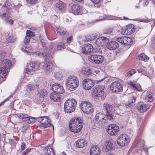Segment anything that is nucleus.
I'll return each instance as SVG.
<instances>
[{"instance_id":"1","label":"nucleus","mask_w":155,"mask_h":155,"mask_svg":"<svg viewBox=\"0 0 155 155\" xmlns=\"http://www.w3.org/2000/svg\"><path fill=\"white\" fill-rule=\"evenodd\" d=\"M83 125V120L78 117H74L71 121L69 127L70 130L74 133H78L81 130Z\"/></svg>"},{"instance_id":"2","label":"nucleus","mask_w":155,"mask_h":155,"mask_svg":"<svg viewBox=\"0 0 155 155\" xmlns=\"http://www.w3.org/2000/svg\"><path fill=\"white\" fill-rule=\"evenodd\" d=\"M0 76L2 78H5L8 73L7 69L12 65V62L9 60L5 59L0 62Z\"/></svg>"},{"instance_id":"3","label":"nucleus","mask_w":155,"mask_h":155,"mask_svg":"<svg viewBox=\"0 0 155 155\" xmlns=\"http://www.w3.org/2000/svg\"><path fill=\"white\" fill-rule=\"evenodd\" d=\"M77 104V102L74 99H68L64 104V109L65 111L67 113L73 112Z\"/></svg>"},{"instance_id":"4","label":"nucleus","mask_w":155,"mask_h":155,"mask_svg":"<svg viewBox=\"0 0 155 155\" xmlns=\"http://www.w3.org/2000/svg\"><path fill=\"white\" fill-rule=\"evenodd\" d=\"M66 84L69 88L74 89L78 87L79 83L77 78L74 76L70 75L65 81Z\"/></svg>"},{"instance_id":"5","label":"nucleus","mask_w":155,"mask_h":155,"mask_svg":"<svg viewBox=\"0 0 155 155\" xmlns=\"http://www.w3.org/2000/svg\"><path fill=\"white\" fill-rule=\"evenodd\" d=\"M40 66L39 64L35 62H31L28 63L27 68L25 69V72L28 74L32 75L35 71L39 68Z\"/></svg>"},{"instance_id":"6","label":"nucleus","mask_w":155,"mask_h":155,"mask_svg":"<svg viewBox=\"0 0 155 155\" xmlns=\"http://www.w3.org/2000/svg\"><path fill=\"white\" fill-rule=\"evenodd\" d=\"M81 107L83 112L86 114H91L94 111L92 105L87 101H82L81 104Z\"/></svg>"},{"instance_id":"7","label":"nucleus","mask_w":155,"mask_h":155,"mask_svg":"<svg viewBox=\"0 0 155 155\" xmlns=\"http://www.w3.org/2000/svg\"><path fill=\"white\" fill-rule=\"evenodd\" d=\"M104 107L106 110V117L110 120L113 119L114 113V109L112 106L107 103L104 104Z\"/></svg>"},{"instance_id":"8","label":"nucleus","mask_w":155,"mask_h":155,"mask_svg":"<svg viewBox=\"0 0 155 155\" xmlns=\"http://www.w3.org/2000/svg\"><path fill=\"white\" fill-rule=\"evenodd\" d=\"M105 87L104 85H97L94 88L93 96L94 97H101L104 94Z\"/></svg>"},{"instance_id":"9","label":"nucleus","mask_w":155,"mask_h":155,"mask_svg":"<svg viewBox=\"0 0 155 155\" xmlns=\"http://www.w3.org/2000/svg\"><path fill=\"white\" fill-rule=\"evenodd\" d=\"M37 120L39 122V126L41 127H43V128L49 127L51 125L50 120L46 117H38Z\"/></svg>"},{"instance_id":"10","label":"nucleus","mask_w":155,"mask_h":155,"mask_svg":"<svg viewBox=\"0 0 155 155\" xmlns=\"http://www.w3.org/2000/svg\"><path fill=\"white\" fill-rule=\"evenodd\" d=\"M129 142L128 137L125 134L120 135L117 140V144L120 146L123 147L127 145Z\"/></svg>"},{"instance_id":"11","label":"nucleus","mask_w":155,"mask_h":155,"mask_svg":"<svg viewBox=\"0 0 155 155\" xmlns=\"http://www.w3.org/2000/svg\"><path fill=\"white\" fill-rule=\"evenodd\" d=\"M87 11L78 4L73 5L71 7V12L74 15H81L87 12Z\"/></svg>"},{"instance_id":"12","label":"nucleus","mask_w":155,"mask_h":155,"mask_svg":"<svg viewBox=\"0 0 155 155\" xmlns=\"http://www.w3.org/2000/svg\"><path fill=\"white\" fill-rule=\"evenodd\" d=\"M110 89L115 93L120 92L123 91V87L121 84L118 81H115L113 82L110 86Z\"/></svg>"},{"instance_id":"13","label":"nucleus","mask_w":155,"mask_h":155,"mask_svg":"<svg viewBox=\"0 0 155 155\" xmlns=\"http://www.w3.org/2000/svg\"><path fill=\"white\" fill-rule=\"evenodd\" d=\"M108 133L111 135H114L117 134L119 130L118 126L115 124H111L108 126L107 130Z\"/></svg>"},{"instance_id":"14","label":"nucleus","mask_w":155,"mask_h":155,"mask_svg":"<svg viewBox=\"0 0 155 155\" xmlns=\"http://www.w3.org/2000/svg\"><path fill=\"white\" fill-rule=\"evenodd\" d=\"M89 60L92 63L99 64L103 62L104 60V58L101 55H95L89 56Z\"/></svg>"},{"instance_id":"15","label":"nucleus","mask_w":155,"mask_h":155,"mask_svg":"<svg viewBox=\"0 0 155 155\" xmlns=\"http://www.w3.org/2000/svg\"><path fill=\"white\" fill-rule=\"evenodd\" d=\"M41 66L44 71L47 74L52 72L53 68L52 63L46 61L42 63Z\"/></svg>"},{"instance_id":"16","label":"nucleus","mask_w":155,"mask_h":155,"mask_svg":"<svg viewBox=\"0 0 155 155\" xmlns=\"http://www.w3.org/2000/svg\"><path fill=\"white\" fill-rule=\"evenodd\" d=\"M149 105L145 104L142 102H138L137 105V109L138 111L141 113L146 111L150 108Z\"/></svg>"},{"instance_id":"17","label":"nucleus","mask_w":155,"mask_h":155,"mask_svg":"<svg viewBox=\"0 0 155 155\" xmlns=\"http://www.w3.org/2000/svg\"><path fill=\"white\" fill-rule=\"evenodd\" d=\"M117 41L123 45H127L132 44V40L129 37L126 36L121 37L117 38Z\"/></svg>"},{"instance_id":"18","label":"nucleus","mask_w":155,"mask_h":155,"mask_svg":"<svg viewBox=\"0 0 155 155\" xmlns=\"http://www.w3.org/2000/svg\"><path fill=\"white\" fill-rule=\"evenodd\" d=\"M52 90L57 94H62L64 92V90L63 86L61 84L55 83L52 86Z\"/></svg>"},{"instance_id":"19","label":"nucleus","mask_w":155,"mask_h":155,"mask_svg":"<svg viewBox=\"0 0 155 155\" xmlns=\"http://www.w3.org/2000/svg\"><path fill=\"white\" fill-rule=\"evenodd\" d=\"M94 82L91 79H86L83 81L82 85L85 90H90L94 86Z\"/></svg>"},{"instance_id":"20","label":"nucleus","mask_w":155,"mask_h":155,"mask_svg":"<svg viewBox=\"0 0 155 155\" xmlns=\"http://www.w3.org/2000/svg\"><path fill=\"white\" fill-rule=\"evenodd\" d=\"M105 115L102 113H99L97 114L95 116V121L100 124H103L106 121L105 117Z\"/></svg>"},{"instance_id":"21","label":"nucleus","mask_w":155,"mask_h":155,"mask_svg":"<svg viewBox=\"0 0 155 155\" xmlns=\"http://www.w3.org/2000/svg\"><path fill=\"white\" fill-rule=\"evenodd\" d=\"M82 51L84 54H88L94 52L92 45L90 44H85L82 48Z\"/></svg>"},{"instance_id":"22","label":"nucleus","mask_w":155,"mask_h":155,"mask_svg":"<svg viewBox=\"0 0 155 155\" xmlns=\"http://www.w3.org/2000/svg\"><path fill=\"white\" fill-rule=\"evenodd\" d=\"M64 44L63 43H58L57 47L54 44H51L50 47V49L52 53H54L57 50H59L63 49L64 47Z\"/></svg>"},{"instance_id":"23","label":"nucleus","mask_w":155,"mask_h":155,"mask_svg":"<svg viewBox=\"0 0 155 155\" xmlns=\"http://www.w3.org/2000/svg\"><path fill=\"white\" fill-rule=\"evenodd\" d=\"M108 41L109 39L108 38L102 37L97 38L95 43L97 46H102L105 45Z\"/></svg>"},{"instance_id":"24","label":"nucleus","mask_w":155,"mask_h":155,"mask_svg":"<svg viewBox=\"0 0 155 155\" xmlns=\"http://www.w3.org/2000/svg\"><path fill=\"white\" fill-rule=\"evenodd\" d=\"M101 152V150L98 146L94 145L91 148L90 153L91 155H99Z\"/></svg>"},{"instance_id":"25","label":"nucleus","mask_w":155,"mask_h":155,"mask_svg":"<svg viewBox=\"0 0 155 155\" xmlns=\"http://www.w3.org/2000/svg\"><path fill=\"white\" fill-rule=\"evenodd\" d=\"M118 46V44L116 41H111L107 44V47L110 50L116 49Z\"/></svg>"},{"instance_id":"26","label":"nucleus","mask_w":155,"mask_h":155,"mask_svg":"<svg viewBox=\"0 0 155 155\" xmlns=\"http://www.w3.org/2000/svg\"><path fill=\"white\" fill-rule=\"evenodd\" d=\"M26 34V35L24 41V43L25 44L28 43L31 37L34 35V32L30 30H27Z\"/></svg>"},{"instance_id":"27","label":"nucleus","mask_w":155,"mask_h":155,"mask_svg":"<svg viewBox=\"0 0 155 155\" xmlns=\"http://www.w3.org/2000/svg\"><path fill=\"white\" fill-rule=\"evenodd\" d=\"M134 31L135 29L134 27V26L133 25L131 24L127 26L125 29L124 33L126 34L130 35Z\"/></svg>"},{"instance_id":"28","label":"nucleus","mask_w":155,"mask_h":155,"mask_svg":"<svg viewBox=\"0 0 155 155\" xmlns=\"http://www.w3.org/2000/svg\"><path fill=\"white\" fill-rule=\"evenodd\" d=\"M57 94L54 92L51 93L50 96V98L54 102H60L61 100V98L59 95Z\"/></svg>"},{"instance_id":"29","label":"nucleus","mask_w":155,"mask_h":155,"mask_svg":"<svg viewBox=\"0 0 155 155\" xmlns=\"http://www.w3.org/2000/svg\"><path fill=\"white\" fill-rule=\"evenodd\" d=\"M81 71L85 75L87 76L90 75L92 73V71L89 68L84 67H82Z\"/></svg>"},{"instance_id":"30","label":"nucleus","mask_w":155,"mask_h":155,"mask_svg":"<svg viewBox=\"0 0 155 155\" xmlns=\"http://www.w3.org/2000/svg\"><path fill=\"white\" fill-rule=\"evenodd\" d=\"M51 144H49L48 146L44 148V151L47 154L49 155H54V153L53 149L50 147Z\"/></svg>"},{"instance_id":"31","label":"nucleus","mask_w":155,"mask_h":155,"mask_svg":"<svg viewBox=\"0 0 155 155\" xmlns=\"http://www.w3.org/2000/svg\"><path fill=\"white\" fill-rule=\"evenodd\" d=\"M34 55L36 56H38L40 57L43 58L45 59H48V58L50 57V55L47 53L38 52L34 53Z\"/></svg>"},{"instance_id":"32","label":"nucleus","mask_w":155,"mask_h":155,"mask_svg":"<svg viewBox=\"0 0 155 155\" xmlns=\"http://www.w3.org/2000/svg\"><path fill=\"white\" fill-rule=\"evenodd\" d=\"M86 144L85 141L84 139H79L76 142V146L78 148L83 147Z\"/></svg>"},{"instance_id":"33","label":"nucleus","mask_w":155,"mask_h":155,"mask_svg":"<svg viewBox=\"0 0 155 155\" xmlns=\"http://www.w3.org/2000/svg\"><path fill=\"white\" fill-rule=\"evenodd\" d=\"M8 12L7 10L5 11L2 14L0 13V18L5 20V21L10 18V16L9 15Z\"/></svg>"},{"instance_id":"34","label":"nucleus","mask_w":155,"mask_h":155,"mask_svg":"<svg viewBox=\"0 0 155 155\" xmlns=\"http://www.w3.org/2000/svg\"><path fill=\"white\" fill-rule=\"evenodd\" d=\"M56 7L60 10H63L65 8L64 3L61 1L57 2L55 5Z\"/></svg>"},{"instance_id":"35","label":"nucleus","mask_w":155,"mask_h":155,"mask_svg":"<svg viewBox=\"0 0 155 155\" xmlns=\"http://www.w3.org/2000/svg\"><path fill=\"white\" fill-rule=\"evenodd\" d=\"M12 8V6L10 2L8 1H6L4 5V7H3V9H4L5 11L6 10L9 11L8 9H10Z\"/></svg>"},{"instance_id":"36","label":"nucleus","mask_w":155,"mask_h":155,"mask_svg":"<svg viewBox=\"0 0 155 155\" xmlns=\"http://www.w3.org/2000/svg\"><path fill=\"white\" fill-rule=\"evenodd\" d=\"M56 30L57 32L61 35H64L66 32L65 29L62 27L57 28Z\"/></svg>"},{"instance_id":"37","label":"nucleus","mask_w":155,"mask_h":155,"mask_svg":"<svg viewBox=\"0 0 155 155\" xmlns=\"http://www.w3.org/2000/svg\"><path fill=\"white\" fill-rule=\"evenodd\" d=\"M38 85L36 83L35 84H30L28 85L27 88L29 91H32L38 87Z\"/></svg>"},{"instance_id":"38","label":"nucleus","mask_w":155,"mask_h":155,"mask_svg":"<svg viewBox=\"0 0 155 155\" xmlns=\"http://www.w3.org/2000/svg\"><path fill=\"white\" fill-rule=\"evenodd\" d=\"M145 99L146 100L149 102H151L153 100V94L152 93H147L145 96Z\"/></svg>"},{"instance_id":"39","label":"nucleus","mask_w":155,"mask_h":155,"mask_svg":"<svg viewBox=\"0 0 155 155\" xmlns=\"http://www.w3.org/2000/svg\"><path fill=\"white\" fill-rule=\"evenodd\" d=\"M7 40L9 43L13 42L16 41L15 36L14 34H11L9 35L7 38Z\"/></svg>"},{"instance_id":"40","label":"nucleus","mask_w":155,"mask_h":155,"mask_svg":"<svg viewBox=\"0 0 155 155\" xmlns=\"http://www.w3.org/2000/svg\"><path fill=\"white\" fill-rule=\"evenodd\" d=\"M138 58L140 60L146 61L149 59V57L144 54H141L138 56Z\"/></svg>"},{"instance_id":"41","label":"nucleus","mask_w":155,"mask_h":155,"mask_svg":"<svg viewBox=\"0 0 155 155\" xmlns=\"http://www.w3.org/2000/svg\"><path fill=\"white\" fill-rule=\"evenodd\" d=\"M46 91L44 89L40 90L38 91V94L39 96L41 97H44L47 95Z\"/></svg>"},{"instance_id":"42","label":"nucleus","mask_w":155,"mask_h":155,"mask_svg":"<svg viewBox=\"0 0 155 155\" xmlns=\"http://www.w3.org/2000/svg\"><path fill=\"white\" fill-rule=\"evenodd\" d=\"M130 84L133 88V89L134 90L138 91H140L141 89V87L139 84H134L132 82H130Z\"/></svg>"},{"instance_id":"43","label":"nucleus","mask_w":155,"mask_h":155,"mask_svg":"<svg viewBox=\"0 0 155 155\" xmlns=\"http://www.w3.org/2000/svg\"><path fill=\"white\" fill-rule=\"evenodd\" d=\"M136 100V98L134 96H133L130 98L128 101V103L127 104V105L129 107L132 106L134 102Z\"/></svg>"},{"instance_id":"44","label":"nucleus","mask_w":155,"mask_h":155,"mask_svg":"<svg viewBox=\"0 0 155 155\" xmlns=\"http://www.w3.org/2000/svg\"><path fill=\"white\" fill-rule=\"evenodd\" d=\"M87 41H91L94 40L96 38V35L94 34L89 35L86 36Z\"/></svg>"},{"instance_id":"45","label":"nucleus","mask_w":155,"mask_h":155,"mask_svg":"<svg viewBox=\"0 0 155 155\" xmlns=\"http://www.w3.org/2000/svg\"><path fill=\"white\" fill-rule=\"evenodd\" d=\"M113 29L112 28H108L105 30L104 31V34H107L109 35V37L111 36L112 35Z\"/></svg>"},{"instance_id":"46","label":"nucleus","mask_w":155,"mask_h":155,"mask_svg":"<svg viewBox=\"0 0 155 155\" xmlns=\"http://www.w3.org/2000/svg\"><path fill=\"white\" fill-rule=\"evenodd\" d=\"M114 147V144L113 143V140H110L108 142L106 146V148L108 150L112 149Z\"/></svg>"},{"instance_id":"47","label":"nucleus","mask_w":155,"mask_h":155,"mask_svg":"<svg viewBox=\"0 0 155 155\" xmlns=\"http://www.w3.org/2000/svg\"><path fill=\"white\" fill-rule=\"evenodd\" d=\"M18 117L20 119H23L27 118L28 117V115L25 113L19 114L17 115Z\"/></svg>"},{"instance_id":"48","label":"nucleus","mask_w":155,"mask_h":155,"mask_svg":"<svg viewBox=\"0 0 155 155\" xmlns=\"http://www.w3.org/2000/svg\"><path fill=\"white\" fill-rule=\"evenodd\" d=\"M27 119V122L28 123H33L36 121L35 118L32 117H29V116H28V117Z\"/></svg>"},{"instance_id":"49","label":"nucleus","mask_w":155,"mask_h":155,"mask_svg":"<svg viewBox=\"0 0 155 155\" xmlns=\"http://www.w3.org/2000/svg\"><path fill=\"white\" fill-rule=\"evenodd\" d=\"M62 76V74L60 72H57L55 74V77L58 79H61Z\"/></svg>"},{"instance_id":"50","label":"nucleus","mask_w":155,"mask_h":155,"mask_svg":"<svg viewBox=\"0 0 155 155\" xmlns=\"http://www.w3.org/2000/svg\"><path fill=\"white\" fill-rule=\"evenodd\" d=\"M136 72V70L135 69H132L129 71L127 73V76H130L132 75L133 74H135Z\"/></svg>"},{"instance_id":"51","label":"nucleus","mask_w":155,"mask_h":155,"mask_svg":"<svg viewBox=\"0 0 155 155\" xmlns=\"http://www.w3.org/2000/svg\"><path fill=\"white\" fill-rule=\"evenodd\" d=\"M139 21L143 22H147L151 21V20L150 19H140L138 20Z\"/></svg>"},{"instance_id":"52","label":"nucleus","mask_w":155,"mask_h":155,"mask_svg":"<svg viewBox=\"0 0 155 155\" xmlns=\"http://www.w3.org/2000/svg\"><path fill=\"white\" fill-rule=\"evenodd\" d=\"M40 41L42 44V45L43 47H45L47 45V41L46 40H45L43 39H41Z\"/></svg>"},{"instance_id":"53","label":"nucleus","mask_w":155,"mask_h":155,"mask_svg":"<svg viewBox=\"0 0 155 155\" xmlns=\"http://www.w3.org/2000/svg\"><path fill=\"white\" fill-rule=\"evenodd\" d=\"M28 3L34 4L37 2L38 0H26Z\"/></svg>"},{"instance_id":"54","label":"nucleus","mask_w":155,"mask_h":155,"mask_svg":"<svg viewBox=\"0 0 155 155\" xmlns=\"http://www.w3.org/2000/svg\"><path fill=\"white\" fill-rule=\"evenodd\" d=\"M73 40L72 36V35H70L69 37H68L67 39V43L70 44L71 41Z\"/></svg>"},{"instance_id":"55","label":"nucleus","mask_w":155,"mask_h":155,"mask_svg":"<svg viewBox=\"0 0 155 155\" xmlns=\"http://www.w3.org/2000/svg\"><path fill=\"white\" fill-rule=\"evenodd\" d=\"M6 22L9 24L10 25H12L13 23V21L10 18H8L7 20L6 21Z\"/></svg>"},{"instance_id":"56","label":"nucleus","mask_w":155,"mask_h":155,"mask_svg":"<svg viewBox=\"0 0 155 155\" xmlns=\"http://www.w3.org/2000/svg\"><path fill=\"white\" fill-rule=\"evenodd\" d=\"M5 55L3 51L0 52V60H2V59L4 58Z\"/></svg>"},{"instance_id":"57","label":"nucleus","mask_w":155,"mask_h":155,"mask_svg":"<svg viewBox=\"0 0 155 155\" xmlns=\"http://www.w3.org/2000/svg\"><path fill=\"white\" fill-rule=\"evenodd\" d=\"M9 143L13 147H14L15 146V142L13 140L11 139L10 140Z\"/></svg>"},{"instance_id":"58","label":"nucleus","mask_w":155,"mask_h":155,"mask_svg":"<svg viewBox=\"0 0 155 155\" xmlns=\"http://www.w3.org/2000/svg\"><path fill=\"white\" fill-rule=\"evenodd\" d=\"M25 49L24 50V51H25L27 52H30V50H31L32 48L31 46H30L29 47H27V46H25Z\"/></svg>"},{"instance_id":"59","label":"nucleus","mask_w":155,"mask_h":155,"mask_svg":"<svg viewBox=\"0 0 155 155\" xmlns=\"http://www.w3.org/2000/svg\"><path fill=\"white\" fill-rule=\"evenodd\" d=\"M93 72L96 74H97L100 73V70L98 69H95L94 70Z\"/></svg>"},{"instance_id":"60","label":"nucleus","mask_w":155,"mask_h":155,"mask_svg":"<svg viewBox=\"0 0 155 155\" xmlns=\"http://www.w3.org/2000/svg\"><path fill=\"white\" fill-rule=\"evenodd\" d=\"M25 147V144L24 142L22 143L21 146V149L22 150H24Z\"/></svg>"},{"instance_id":"61","label":"nucleus","mask_w":155,"mask_h":155,"mask_svg":"<svg viewBox=\"0 0 155 155\" xmlns=\"http://www.w3.org/2000/svg\"><path fill=\"white\" fill-rule=\"evenodd\" d=\"M93 3L96 4H98L100 2L101 0H91Z\"/></svg>"},{"instance_id":"62","label":"nucleus","mask_w":155,"mask_h":155,"mask_svg":"<svg viewBox=\"0 0 155 155\" xmlns=\"http://www.w3.org/2000/svg\"><path fill=\"white\" fill-rule=\"evenodd\" d=\"M10 98V97H9L8 98L6 99L5 100L2 101V102H1L0 104V106L2 104H3L5 102L7 101Z\"/></svg>"},{"instance_id":"63","label":"nucleus","mask_w":155,"mask_h":155,"mask_svg":"<svg viewBox=\"0 0 155 155\" xmlns=\"http://www.w3.org/2000/svg\"><path fill=\"white\" fill-rule=\"evenodd\" d=\"M28 128V127L26 126H24L22 128V131H25Z\"/></svg>"},{"instance_id":"64","label":"nucleus","mask_w":155,"mask_h":155,"mask_svg":"<svg viewBox=\"0 0 155 155\" xmlns=\"http://www.w3.org/2000/svg\"><path fill=\"white\" fill-rule=\"evenodd\" d=\"M31 148H28L24 152L23 154H26L30 152Z\"/></svg>"}]
</instances>
